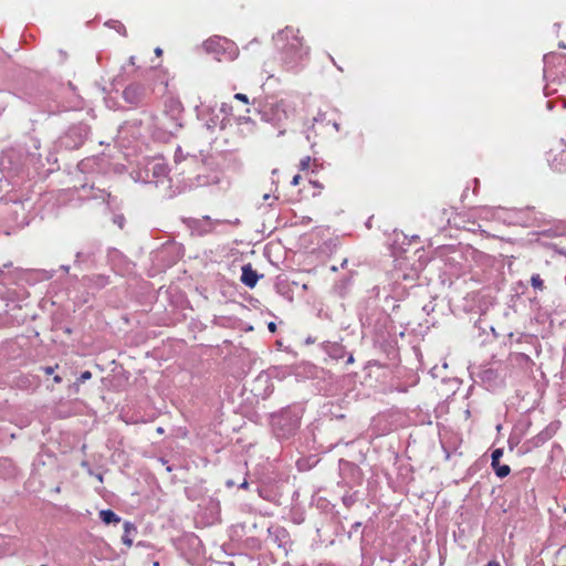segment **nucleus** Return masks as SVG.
I'll return each mask as SVG.
<instances>
[{
  "mask_svg": "<svg viewBox=\"0 0 566 566\" xmlns=\"http://www.w3.org/2000/svg\"><path fill=\"white\" fill-rule=\"evenodd\" d=\"M181 103L168 98L161 114L143 113L119 126L116 135L117 146L129 157L147 149L150 140L167 142L181 128Z\"/></svg>",
  "mask_w": 566,
  "mask_h": 566,
  "instance_id": "nucleus-1",
  "label": "nucleus"
},
{
  "mask_svg": "<svg viewBox=\"0 0 566 566\" xmlns=\"http://www.w3.org/2000/svg\"><path fill=\"white\" fill-rule=\"evenodd\" d=\"M273 42L280 53L282 65L287 71H297L310 55V48L304 44L300 31L286 27L273 35Z\"/></svg>",
  "mask_w": 566,
  "mask_h": 566,
  "instance_id": "nucleus-2",
  "label": "nucleus"
},
{
  "mask_svg": "<svg viewBox=\"0 0 566 566\" xmlns=\"http://www.w3.org/2000/svg\"><path fill=\"white\" fill-rule=\"evenodd\" d=\"M295 113L296 104L292 98L266 102L260 111L262 120L280 129L277 136L284 135V126Z\"/></svg>",
  "mask_w": 566,
  "mask_h": 566,
  "instance_id": "nucleus-3",
  "label": "nucleus"
},
{
  "mask_svg": "<svg viewBox=\"0 0 566 566\" xmlns=\"http://www.w3.org/2000/svg\"><path fill=\"white\" fill-rule=\"evenodd\" d=\"M168 175V167L163 157H143L137 160L130 171V177L135 182L158 185L165 180Z\"/></svg>",
  "mask_w": 566,
  "mask_h": 566,
  "instance_id": "nucleus-4",
  "label": "nucleus"
},
{
  "mask_svg": "<svg viewBox=\"0 0 566 566\" xmlns=\"http://www.w3.org/2000/svg\"><path fill=\"white\" fill-rule=\"evenodd\" d=\"M544 78L546 85L544 94L546 96L557 91L556 86L566 78V55L559 53H549L544 55Z\"/></svg>",
  "mask_w": 566,
  "mask_h": 566,
  "instance_id": "nucleus-5",
  "label": "nucleus"
},
{
  "mask_svg": "<svg viewBox=\"0 0 566 566\" xmlns=\"http://www.w3.org/2000/svg\"><path fill=\"white\" fill-rule=\"evenodd\" d=\"M302 406H293L282 410L272 417V427L279 438H289L294 434L300 427L303 416Z\"/></svg>",
  "mask_w": 566,
  "mask_h": 566,
  "instance_id": "nucleus-6",
  "label": "nucleus"
},
{
  "mask_svg": "<svg viewBox=\"0 0 566 566\" xmlns=\"http://www.w3.org/2000/svg\"><path fill=\"white\" fill-rule=\"evenodd\" d=\"M533 210L531 208H526L525 210H506L501 207H483L479 210V216L486 220H502L509 221L510 223H518L524 227H530L534 224V221L528 218L530 212Z\"/></svg>",
  "mask_w": 566,
  "mask_h": 566,
  "instance_id": "nucleus-7",
  "label": "nucleus"
},
{
  "mask_svg": "<svg viewBox=\"0 0 566 566\" xmlns=\"http://www.w3.org/2000/svg\"><path fill=\"white\" fill-rule=\"evenodd\" d=\"M230 109L231 107L226 103L219 109L214 106L202 105L198 108V118L203 122L208 130H214L217 127L223 129Z\"/></svg>",
  "mask_w": 566,
  "mask_h": 566,
  "instance_id": "nucleus-8",
  "label": "nucleus"
},
{
  "mask_svg": "<svg viewBox=\"0 0 566 566\" xmlns=\"http://www.w3.org/2000/svg\"><path fill=\"white\" fill-rule=\"evenodd\" d=\"M203 46L207 52L216 54L219 61L222 59L234 60L238 54L235 44L221 36L210 38L203 43Z\"/></svg>",
  "mask_w": 566,
  "mask_h": 566,
  "instance_id": "nucleus-9",
  "label": "nucleus"
},
{
  "mask_svg": "<svg viewBox=\"0 0 566 566\" xmlns=\"http://www.w3.org/2000/svg\"><path fill=\"white\" fill-rule=\"evenodd\" d=\"M88 133L90 127L86 124L80 123L77 125H73L60 138V144L66 149H76L84 144Z\"/></svg>",
  "mask_w": 566,
  "mask_h": 566,
  "instance_id": "nucleus-10",
  "label": "nucleus"
},
{
  "mask_svg": "<svg viewBox=\"0 0 566 566\" xmlns=\"http://www.w3.org/2000/svg\"><path fill=\"white\" fill-rule=\"evenodd\" d=\"M547 161L552 169L556 171L566 170V140L560 139L553 148L547 153Z\"/></svg>",
  "mask_w": 566,
  "mask_h": 566,
  "instance_id": "nucleus-11",
  "label": "nucleus"
},
{
  "mask_svg": "<svg viewBox=\"0 0 566 566\" xmlns=\"http://www.w3.org/2000/svg\"><path fill=\"white\" fill-rule=\"evenodd\" d=\"M145 87L139 84H130L123 91L124 99L132 104L138 105L144 97Z\"/></svg>",
  "mask_w": 566,
  "mask_h": 566,
  "instance_id": "nucleus-12",
  "label": "nucleus"
},
{
  "mask_svg": "<svg viewBox=\"0 0 566 566\" xmlns=\"http://www.w3.org/2000/svg\"><path fill=\"white\" fill-rule=\"evenodd\" d=\"M503 457V449H495L491 454V465L499 478H505L510 474L511 469L506 464H499V460Z\"/></svg>",
  "mask_w": 566,
  "mask_h": 566,
  "instance_id": "nucleus-13",
  "label": "nucleus"
},
{
  "mask_svg": "<svg viewBox=\"0 0 566 566\" xmlns=\"http://www.w3.org/2000/svg\"><path fill=\"white\" fill-rule=\"evenodd\" d=\"M259 274L255 270H253L251 264H244L242 266L241 282L245 286L250 289L254 287L259 281Z\"/></svg>",
  "mask_w": 566,
  "mask_h": 566,
  "instance_id": "nucleus-14",
  "label": "nucleus"
},
{
  "mask_svg": "<svg viewBox=\"0 0 566 566\" xmlns=\"http://www.w3.org/2000/svg\"><path fill=\"white\" fill-rule=\"evenodd\" d=\"M136 534V527L130 522L126 521L124 523V534L122 536V542L130 547L133 545V537Z\"/></svg>",
  "mask_w": 566,
  "mask_h": 566,
  "instance_id": "nucleus-15",
  "label": "nucleus"
},
{
  "mask_svg": "<svg viewBox=\"0 0 566 566\" xmlns=\"http://www.w3.org/2000/svg\"><path fill=\"white\" fill-rule=\"evenodd\" d=\"M99 517L102 522L106 525L117 524L120 522V517L112 510H102L99 512Z\"/></svg>",
  "mask_w": 566,
  "mask_h": 566,
  "instance_id": "nucleus-16",
  "label": "nucleus"
},
{
  "mask_svg": "<svg viewBox=\"0 0 566 566\" xmlns=\"http://www.w3.org/2000/svg\"><path fill=\"white\" fill-rule=\"evenodd\" d=\"M275 542H277L279 547H282L286 551L285 544L289 539V534L284 528H276L275 530Z\"/></svg>",
  "mask_w": 566,
  "mask_h": 566,
  "instance_id": "nucleus-17",
  "label": "nucleus"
},
{
  "mask_svg": "<svg viewBox=\"0 0 566 566\" xmlns=\"http://www.w3.org/2000/svg\"><path fill=\"white\" fill-rule=\"evenodd\" d=\"M107 27L116 30L118 33L126 35V28L124 24L117 20H109L105 23Z\"/></svg>",
  "mask_w": 566,
  "mask_h": 566,
  "instance_id": "nucleus-18",
  "label": "nucleus"
},
{
  "mask_svg": "<svg viewBox=\"0 0 566 566\" xmlns=\"http://www.w3.org/2000/svg\"><path fill=\"white\" fill-rule=\"evenodd\" d=\"M531 285L534 290L542 291L544 289V282L541 279L539 274H533L531 276Z\"/></svg>",
  "mask_w": 566,
  "mask_h": 566,
  "instance_id": "nucleus-19",
  "label": "nucleus"
},
{
  "mask_svg": "<svg viewBox=\"0 0 566 566\" xmlns=\"http://www.w3.org/2000/svg\"><path fill=\"white\" fill-rule=\"evenodd\" d=\"M92 378V373L88 370L83 371L80 377L77 378V382L83 384L86 380Z\"/></svg>",
  "mask_w": 566,
  "mask_h": 566,
  "instance_id": "nucleus-20",
  "label": "nucleus"
},
{
  "mask_svg": "<svg viewBox=\"0 0 566 566\" xmlns=\"http://www.w3.org/2000/svg\"><path fill=\"white\" fill-rule=\"evenodd\" d=\"M310 165H311V157H305L301 160L300 163V167L302 170H306L310 168Z\"/></svg>",
  "mask_w": 566,
  "mask_h": 566,
  "instance_id": "nucleus-21",
  "label": "nucleus"
},
{
  "mask_svg": "<svg viewBox=\"0 0 566 566\" xmlns=\"http://www.w3.org/2000/svg\"><path fill=\"white\" fill-rule=\"evenodd\" d=\"M106 196H107V195L105 193V191H104V190L98 189V190H97V192H95V193L92 196V198H93V199H102V200L104 201Z\"/></svg>",
  "mask_w": 566,
  "mask_h": 566,
  "instance_id": "nucleus-22",
  "label": "nucleus"
},
{
  "mask_svg": "<svg viewBox=\"0 0 566 566\" xmlns=\"http://www.w3.org/2000/svg\"><path fill=\"white\" fill-rule=\"evenodd\" d=\"M234 98H235V99H238V101H240V102H243V103H245V104H248V103H249V98H248V96H247L245 94H242V93H237V94L234 95Z\"/></svg>",
  "mask_w": 566,
  "mask_h": 566,
  "instance_id": "nucleus-23",
  "label": "nucleus"
},
{
  "mask_svg": "<svg viewBox=\"0 0 566 566\" xmlns=\"http://www.w3.org/2000/svg\"><path fill=\"white\" fill-rule=\"evenodd\" d=\"M181 159H186V157L182 154V150L178 148L175 153V160L180 161Z\"/></svg>",
  "mask_w": 566,
  "mask_h": 566,
  "instance_id": "nucleus-24",
  "label": "nucleus"
},
{
  "mask_svg": "<svg viewBox=\"0 0 566 566\" xmlns=\"http://www.w3.org/2000/svg\"><path fill=\"white\" fill-rule=\"evenodd\" d=\"M115 223H117L119 226V228H123V223H124V217L123 216H118L114 219Z\"/></svg>",
  "mask_w": 566,
  "mask_h": 566,
  "instance_id": "nucleus-25",
  "label": "nucleus"
},
{
  "mask_svg": "<svg viewBox=\"0 0 566 566\" xmlns=\"http://www.w3.org/2000/svg\"><path fill=\"white\" fill-rule=\"evenodd\" d=\"M42 369H43V371H44L46 375H51V374H53V373H54V367H52V366H46V367H43Z\"/></svg>",
  "mask_w": 566,
  "mask_h": 566,
  "instance_id": "nucleus-26",
  "label": "nucleus"
},
{
  "mask_svg": "<svg viewBox=\"0 0 566 566\" xmlns=\"http://www.w3.org/2000/svg\"><path fill=\"white\" fill-rule=\"evenodd\" d=\"M0 284L6 285V279H4V270L0 269Z\"/></svg>",
  "mask_w": 566,
  "mask_h": 566,
  "instance_id": "nucleus-27",
  "label": "nucleus"
},
{
  "mask_svg": "<svg viewBox=\"0 0 566 566\" xmlns=\"http://www.w3.org/2000/svg\"><path fill=\"white\" fill-rule=\"evenodd\" d=\"M300 179H301V177H300L298 175H296V176H294V177H293V179H292L291 184H292L293 186H296V185H298Z\"/></svg>",
  "mask_w": 566,
  "mask_h": 566,
  "instance_id": "nucleus-28",
  "label": "nucleus"
},
{
  "mask_svg": "<svg viewBox=\"0 0 566 566\" xmlns=\"http://www.w3.org/2000/svg\"><path fill=\"white\" fill-rule=\"evenodd\" d=\"M546 107H547V109L552 111L554 108V102L553 101H548L546 103Z\"/></svg>",
  "mask_w": 566,
  "mask_h": 566,
  "instance_id": "nucleus-29",
  "label": "nucleus"
},
{
  "mask_svg": "<svg viewBox=\"0 0 566 566\" xmlns=\"http://www.w3.org/2000/svg\"><path fill=\"white\" fill-rule=\"evenodd\" d=\"M268 327H269V329H270L271 332H274V331H275V328H276V326H275V324H274L273 322L269 323Z\"/></svg>",
  "mask_w": 566,
  "mask_h": 566,
  "instance_id": "nucleus-30",
  "label": "nucleus"
},
{
  "mask_svg": "<svg viewBox=\"0 0 566 566\" xmlns=\"http://www.w3.org/2000/svg\"><path fill=\"white\" fill-rule=\"evenodd\" d=\"M492 374H493V371H492L491 369L485 370V373H484V379H488Z\"/></svg>",
  "mask_w": 566,
  "mask_h": 566,
  "instance_id": "nucleus-31",
  "label": "nucleus"
},
{
  "mask_svg": "<svg viewBox=\"0 0 566 566\" xmlns=\"http://www.w3.org/2000/svg\"><path fill=\"white\" fill-rule=\"evenodd\" d=\"M155 54H156L157 56H160V55L163 54V50H161L160 48H156V49H155Z\"/></svg>",
  "mask_w": 566,
  "mask_h": 566,
  "instance_id": "nucleus-32",
  "label": "nucleus"
},
{
  "mask_svg": "<svg viewBox=\"0 0 566 566\" xmlns=\"http://www.w3.org/2000/svg\"><path fill=\"white\" fill-rule=\"evenodd\" d=\"M486 566H500L497 562H489Z\"/></svg>",
  "mask_w": 566,
  "mask_h": 566,
  "instance_id": "nucleus-33",
  "label": "nucleus"
},
{
  "mask_svg": "<svg viewBox=\"0 0 566 566\" xmlns=\"http://www.w3.org/2000/svg\"><path fill=\"white\" fill-rule=\"evenodd\" d=\"M54 382L60 384L62 381V378L60 376L54 377Z\"/></svg>",
  "mask_w": 566,
  "mask_h": 566,
  "instance_id": "nucleus-34",
  "label": "nucleus"
},
{
  "mask_svg": "<svg viewBox=\"0 0 566 566\" xmlns=\"http://www.w3.org/2000/svg\"><path fill=\"white\" fill-rule=\"evenodd\" d=\"M333 127L336 129V130H339V124L337 122H334L333 123Z\"/></svg>",
  "mask_w": 566,
  "mask_h": 566,
  "instance_id": "nucleus-35",
  "label": "nucleus"
},
{
  "mask_svg": "<svg viewBox=\"0 0 566 566\" xmlns=\"http://www.w3.org/2000/svg\"><path fill=\"white\" fill-rule=\"evenodd\" d=\"M129 64H130V65H134V64H135V56H130V57H129Z\"/></svg>",
  "mask_w": 566,
  "mask_h": 566,
  "instance_id": "nucleus-36",
  "label": "nucleus"
},
{
  "mask_svg": "<svg viewBox=\"0 0 566 566\" xmlns=\"http://www.w3.org/2000/svg\"><path fill=\"white\" fill-rule=\"evenodd\" d=\"M240 488H242V489L248 488V482H247V481L242 482V484L240 485Z\"/></svg>",
  "mask_w": 566,
  "mask_h": 566,
  "instance_id": "nucleus-37",
  "label": "nucleus"
},
{
  "mask_svg": "<svg viewBox=\"0 0 566 566\" xmlns=\"http://www.w3.org/2000/svg\"><path fill=\"white\" fill-rule=\"evenodd\" d=\"M157 432H158L159 434L164 433V428L158 427V428H157Z\"/></svg>",
  "mask_w": 566,
  "mask_h": 566,
  "instance_id": "nucleus-38",
  "label": "nucleus"
},
{
  "mask_svg": "<svg viewBox=\"0 0 566 566\" xmlns=\"http://www.w3.org/2000/svg\"><path fill=\"white\" fill-rule=\"evenodd\" d=\"M562 104H563V107L566 108V98H562Z\"/></svg>",
  "mask_w": 566,
  "mask_h": 566,
  "instance_id": "nucleus-39",
  "label": "nucleus"
},
{
  "mask_svg": "<svg viewBox=\"0 0 566 566\" xmlns=\"http://www.w3.org/2000/svg\"><path fill=\"white\" fill-rule=\"evenodd\" d=\"M10 265H11V263H6V264H3V269L9 268Z\"/></svg>",
  "mask_w": 566,
  "mask_h": 566,
  "instance_id": "nucleus-40",
  "label": "nucleus"
},
{
  "mask_svg": "<svg viewBox=\"0 0 566 566\" xmlns=\"http://www.w3.org/2000/svg\"><path fill=\"white\" fill-rule=\"evenodd\" d=\"M346 263H347V260H344L342 263V266L344 268Z\"/></svg>",
  "mask_w": 566,
  "mask_h": 566,
  "instance_id": "nucleus-41",
  "label": "nucleus"
},
{
  "mask_svg": "<svg viewBox=\"0 0 566 566\" xmlns=\"http://www.w3.org/2000/svg\"><path fill=\"white\" fill-rule=\"evenodd\" d=\"M64 271L67 272L69 271V266H63Z\"/></svg>",
  "mask_w": 566,
  "mask_h": 566,
  "instance_id": "nucleus-42",
  "label": "nucleus"
},
{
  "mask_svg": "<svg viewBox=\"0 0 566 566\" xmlns=\"http://www.w3.org/2000/svg\"><path fill=\"white\" fill-rule=\"evenodd\" d=\"M154 566H159V563H158V562H155V563H154Z\"/></svg>",
  "mask_w": 566,
  "mask_h": 566,
  "instance_id": "nucleus-43",
  "label": "nucleus"
},
{
  "mask_svg": "<svg viewBox=\"0 0 566 566\" xmlns=\"http://www.w3.org/2000/svg\"><path fill=\"white\" fill-rule=\"evenodd\" d=\"M41 566H46V565H41Z\"/></svg>",
  "mask_w": 566,
  "mask_h": 566,
  "instance_id": "nucleus-44",
  "label": "nucleus"
}]
</instances>
